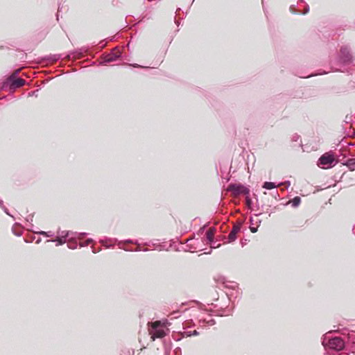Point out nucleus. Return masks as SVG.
<instances>
[{
  "mask_svg": "<svg viewBox=\"0 0 355 355\" xmlns=\"http://www.w3.org/2000/svg\"><path fill=\"white\" fill-rule=\"evenodd\" d=\"M208 322H209L211 325L214 324V322H213V320H210V321H209Z\"/></svg>",
  "mask_w": 355,
  "mask_h": 355,
  "instance_id": "obj_29",
  "label": "nucleus"
},
{
  "mask_svg": "<svg viewBox=\"0 0 355 355\" xmlns=\"http://www.w3.org/2000/svg\"><path fill=\"white\" fill-rule=\"evenodd\" d=\"M12 231H13V233H14L16 236H20L22 234V232H21V231H15V230H12Z\"/></svg>",
  "mask_w": 355,
  "mask_h": 355,
  "instance_id": "obj_20",
  "label": "nucleus"
},
{
  "mask_svg": "<svg viewBox=\"0 0 355 355\" xmlns=\"http://www.w3.org/2000/svg\"><path fill=\"white\" fill-rule=\"evenodd\" d=\"M17 74V71H15L14 73L10 75L6 80V83L10 85V88L12 89H17L22 87L26 81L21 78H17L16 76Z\"/></svg>",
  "mask_w": 355,
  "mask_h": 355,
  "instance_id": "obj_4",
  "label": "nucleus"
},
{
  "mask_svg": "<svg viewBox=\"0 0 355 355\" xmlns=\"http://www.w3.org/2000/svg\"><path fill=\"white\" fill-rule=\"evenodd\" d=\"M250 231H251L252 233H255V232H257V227H250Z\"/></svg>",
  "mask_w": 355,
  "mask_h": 355,
  "instance_id": "obj_22",
  "label": "nucleus"
},
{
  "mask_svg": "<svg viewBox=\"0 0 355 355\" xmlns=\"http://www.w3.org/2000/svg\"><path fill=\"white\" fill-rule=\"evenodd\" d=\"M301 199L300 197L296 196L293 200H290L288 203H291L293 207H297L300 204Z\"/></svg>",
  "mask_w": 355,
  "mask_h": 355,
  "instance_id": "obj_15",
  "label": "nucleus"
},
{
  "mask_svg": "<svg viewBox=\"0 0 355 355\" xmlns=\"http://www.w3.org/2000/svg\"><path fill=\"white\" fill-rule=\"evenodd\" d=\"M48 241H52V242H54V241H57V245H62L64 243H66V238H63V237H60V236H58L56 239H53V240H49Z\"/></svg>",
  "mask_w": 355,
  "mask_h": 355,
  "instance_id": "obj_16",
  "label": "nucleus"
},
{
  "mask_svg": "<svg viewBox=\"0 0 355 355\" xmlns=\"http://www.w3.org/2000/svg\"><path fill=\"white\" fill-rule=\"evenodd\" d=\"M93 240L92 239H88L85 242L80 243V247L87 246L90 243H92Z\"/></svg>",
  "mask_w": 355,
  "mask_h": 355,
  "instance_id": "obj_18",
  "label": "nucleus"
},
{
  "mask_svg": "<svg viewBox=\"0 0 355 355\" xmlns=\"http://www.w3.org/2000/svg\"><path fill=\"white\" fill-rule=\"evenodd\" d=\"M350 171H355V158H351L345 163Z\"/></svg>",
  "mask_w": 355,
  "mask_h": 355,
  "instance_id": "obj_12",
  "label": "nucleus"
},
{
  "mask_svg": "<svg viewBox=\"0 0 355 355\" xmlns=\"http://www.w3.org/2000/svg\"><path fill=\"white\" fill-rule=\"evenodd\" d=\"M40 241H41L40 239H37V241H36V243H39L40 242Z\"/></svg>",
  "mask_w": 355,
  "mask_h": 355,
  "instance_id": "obj_31",
  "label": "nucleus"
},
{
  "mask_svg": "<svg viewBox=\"0 0 355 355\" xmlns=\"http://www.w3.org/2000/svg\"><path fill=\"white\" fill-rule=\"evenodd\" d=\"M139 67V66L137 65V64H135L134 67L135 68V67Z\"/></svg>",
  "mask_w": 355,
  "mask_h": 355,
  "instance_id": "obj_32",
  "label": "nucleus"
},
{
  "mask_svg": "<svg viewBox=\"0 0 355 355\" xmlns=\"http://www.w3.org/2000/svg\"><path fill=\"white\" fill-rule=\"evenodd\" d=\"M121 55V52L118 49H114L112 51L108 54L104 55L103 57L102 64H105L116 60Z\"/></svg>",
  "mask_w": 355,
  "mask_h": 355,
  "instance_id": "obj_7",
  "label": "nucleus"
},
{
  "mask_svg": "<svg viewBox=\"0 0 355 355\" xmlns=\"http://www.w3.org/2000/svg\"><path fill=\"white\" fill-rule=\"evenodd\" d=\"M37 233L40 234V235H44V236H47V237H53L54 236V234L52 232L40 231V232H38Z\"/></svg>",
  "mask_w": 355,
  "mask_h": 355,
  "instance_id": "obj_17",
  "label": "nucleus"
},
{
  "mask_svg": "<svg viewBox=\"0 0 355 355\" xmlns=\"http://www.w3.org/2000/svg\"><path fill=\"white\" fill-rule=\"evenodd\" d=\"M4 205H3V202L2 200H0V207L1 209L4 208Z\"/></svg>",
  "mask_w": 355,
  "mask_h": 355,
  "instance_id": "obj_24",
  "label": "nucleus"
},
{
  "mask_svg": "<svg viewBox=\"0 0 355 355\" xmlns=\"http://www.w3.org/2000/svg\"><path fill=\"white\" fill-rule=\"evenodd\" d=\"M32 218H33V216L27 218H26L27 222H29L30 220L32 221Z\"/></svg>",
  "mask_w": 355,
  "mask_h": 355,
  "instance_id": "obj_26",
  "label": "nucleus"
},
{
  "mask_svg": "<svg viewBox=\"0 0 355 355\" xmlns=\"http://www.w3.org/2000/svg\"><path fill=\"white\" fill-rule=\"evenodd\" d=\"M128 355H130V352H128Z\"/></svg>",
  "mask_w": 355,
  "mask_h": 355,
  "instance_id": "obj_33",
  "label": "nucleus"
},
{
  "mask_svg": "<svg viewBox=\"0 0 355 355\" xmlns=\"http://www.w3.org/2000/svg\"><path fill=\"white\" fill-rule=\"evenodd\" d=\"M282 184H285V185L286 186V187L288 188V187H290V185H291V182H290L289 181H286V182H284V183H280V184H279V185H282Z\"/></svg>",
  "mask_w": 355,
  "mask_h": 355,
  "instance_id": "obj_21",
  "label": "nucleus"
},
{
  "mask_svg": "<svg viewBox=\"0 0 355 355\" xmlns=\"http://www.w3.org/2000/svg\"><path fill=\"white\" fill-rule=\"evenodd\" d=\"M352 61V55L347 46H342L340 50V55L338 62L343 64H347Z\"/></svg>",
  "mask_w": 355,
  "mask_h": 355,
  "instance_id": "obj_5",
  "label": "nucleus"
},
{
  "mask_svg": "<svg viewBox=\"0 0 355 355\" xmlns=\"http://www.w3.org/2000/svg\"><path fill=\"white\" fill-rule=\"evenodd\" d=\"M228 191L232 192L234 196H239L240 194L250 193V190L245 186L239 184H231L228 186Z\"/></svg>",
  "mask_w": 355,
  "mask_h": 355,
  "instance_id": "obj_6",
  "label": "nucleus"
},
{
  "mask_svg": "<svg viewBox=\"0 0 355 355\" xmlns=\"http://www.w3.org/2000/svg\"><path fill=\"white\" fill-rule=\"evenodd\" d=\"M240 231L239 226H234L228 235L229 242L234 241L236 238V234Z\"/></svg>",
  "mask_w": 355,
  "mask_h": 355,
  "instance_id": "obj_10",
  "label": "nucleus"
},
{
  "mask_svg": "<svg viewBox=\"0 0 355 355\" xmlns=\"http://www.w3.org/2000/svg\"><path fill=\"white\" fill-rule=\"evenodd\" d=\"M92 252H93L94 253H96V252H98V250H95V248H94V247H92Z\"/></svg>",
  "mask_w": 355,
  "mask_h": 355,
  "instance_id": "obj_27",
  "label": "nucleus"
},
{
  "mask_svg": "<svg viewBox=\"0 0 355 355\" xmlns=\"http://www.w3.org/2000/svg\"><path fill=\"white\" fill-rule=\"evenodd\" d=\"M58 57H57V55H54L53 61L55 62L58 60Z\"/></svg>",
  "mask_w": 355,
  "mask_h": 355,
  "instance_id": "obj_28",
  "label": "nucleus"
},
{
  "mask_svg": "<svg viewBox=\"0 0 355 355\" xmlns=\"http://www.w3.org/2000/svg\"><path fill=\"white\" fill-rule=\"evenodd\" d=\"M187 335L188 336H197L199 334V333L196 331V330H194L193 331H188V332H186Z\"/></svg>",
  "mask_w": 355,
  "mask_h": 355,
  "instance_id": "obj_19",
  "label": "nucleus"
},
{
  "mask_svg": "<svg viewBox=\"0 0 355 355\" xmlns=\"http://www.w3.org/2000/svg\"><path fill=\"white\" fill-rule=\"evenodd\" d=\"M79 239L78 235H76V234H73V235H71L69 240H68V243H67V246L69 249H72V250H74L77 248V242L76 241V239ZM81 239H80V240Z\"/></svg>",
  "mask_w": 355,
  "mask_h": 355,
  "instance_id": "obj_9",
  "label": "nucleus"
},
{
  "mask_svg": "<svg viewBox=\"0 0 355 355\" xmlns=\"http://www.w3.org/2000/svg\"><path fill=\"white\" fill-rule=\"evenodd\" d=\"M337 161L331 152L323 154L318 159V165L322 168H329L336 165Z\"/></svg>",
  "mask_w": 355,
  "mask_h": 355,
  "instance_id": "obj_3",
  "label": "nucleus"
},
{
  "mask_svg": "<svg viewBox=\"0 0 355 355\" xmlns=\"http://www.w3.org/2000/svg\"><path fill=\"white\" fill-rule=\"evenodd\" d=\"M309 11V6H307V7L305 8V10H304V12L303 13H304V14H306V13H307Z\"/></svg>",
  "mask_w": 355,
  "mask_h": 355,
  "instance_id": "obj_25",
  "label": "nucleus"
},
{
  "mask_svg": "<svg viewBox=\"0 0 355 355\" xmlns=\"http://www.w3.org/2000/svg\"><path fill=\"white\" fill-rule=\"evenodd\" d=\"M59 236L67 238L70 237L71 235L76 234L78 235L79 239H83V237L87 234V233L82 232V233H78V232H72L70 231H62L58 232Z\"/></svg>",
  "mask_w": 355,
  "mask_h": 355,
  "instance_id": "obj_8",
  "label": "nucleus"
},
{
  "mask_svg": "<svg viewBox=\"0 0 355 355\" xmlns=\"http://www.w3.org/2000/svg\"><path fill=\"white\" fill-rule=\"evenodd\" d=\"M167 321L157 320L152 322H148V333L150 338L154 341L156 338H162L166 336L168 329L166 327Z\"/></svg>",
  "mask_w": 355,
  "mask_h": 355,
  "instance_id": "obj_1",
  "label": "nucleus"
},
{
  "mask_svg": "<svg viewBox=\"0 0 355 355\" xmlns=\"http://www.w3.org/2000/svg\"><path fill=\"white\" fill-rule=\"evenodd\" d=\"M2 209L5 211L6 214H7L8 215H10L8 210L6 207H4V208H3Z\"/></svg>",
  "mask_w": 355,
  "mask_h": 355,
  "instance_id": "obj_23",
  "label": "nucleus"
},
{
  "mask_svg": "<svg viewBox=\"0 0 355 355\" xmlns=\"http://www.w3.org/2000/svg\"><path fill=\"white\" fill-rule=\"evenodd\" d=\"M277 187H279V184H276L275 183L271 182H266L263 184V188L268 190L277 188Z\"/></svg>",
  "mask_w": 355,
  "mask_h": 355,
  "instance_id": "obj_14",
  "label": "nucleus"
},
{
  "mask_svg": "<svg viewBox=\"0 0 355 355\" xmlns=\"http://www.w3.org/2000/svg\"><path fill=\"white\" fill-rule=\"evenodd\" d=\"M101 243H103V245H104L105 246H106V247H109V245H106L105 244V241H101Z\"/></svg>",
  "mask_w": 355,
  "mask_h": 355,
  "instance_id": "obj_30",
  "label": "nucleus"
},
{
  "mask_svg": "<svg viewBox=\"0 0 355 355\" xmlns=\"http://www.w3.org/2000/svg\"><path fill=\"white\" fill-rule=\"evenodd\" d=\"M214 232L215 229L214 228H209L207 232H206V237L209 242H212L214 240Z\"/></svg>",
  "mask_w": 355,
  "mask_h": 355,
  "instance_id": "obj_13",
  "label": "nucleus"
},
{
  "mask_svg": "<svg viewBox=\"0 0 355 355\" xmlns=\"http://www.w3.org/2000/svg\"><path fill=\"white\" fill-rule=\"evenodd\" d=\"M322 345L325 347H329L331 349L340 351L343 349L345 343L343 340L340 337H334L331 338L326 336L323 338Z\"/></svg>",
  "mask_w": 355,
  "mask_h": 355,
  "instance_id": "obj_2",
  "label": "nucleus"
},
{
  "mask_svg": "<svg viewBox=\"0 0 355 355\" xmlns=\"http://www.w3.org/2000/svg\"><path fill=\"white\" fill-rule=\"evenodd\" d=\"M132 243V241L130 239L124 241H119L118 243L119 248L121 249H123L125 251H132V249L127 248L125 247L126 244H131Z\"/></svg>",
  "mask_w": 355,
  "mask_h": 355,
  "instance_id": "obj_11",
  "label": "nucleus"
}]
</instances>
